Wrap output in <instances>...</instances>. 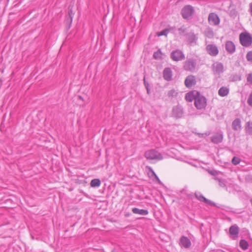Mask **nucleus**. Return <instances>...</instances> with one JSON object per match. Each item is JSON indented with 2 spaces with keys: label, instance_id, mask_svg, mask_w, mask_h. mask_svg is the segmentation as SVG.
Listing matches in <instances>:
<instances>
[{
  "label": "nucleus",
  "instance_id": "1",
  "mask_svg": "<svg viewBox=\"0 0 252 252\" xmlns=\"http://www.w3.org/2000/svg\"><path fill=\"white\" fill-rule=\"evenodd\" d=\"M241 44L244 47H249L252 44V37L248 32H242L239 35Z\"/></svg>",
  "mask_w": 252,
  "mask_h": 252
},
{
  "label": "nucleus",
  "instance_id": "2",
  "mask_svg": "<svg viewBox=\"0 0 252 252\" xmlns=\"http://www.w3.org/2000/svg\"><path fill=\"white\" fill-rule=\"evenodd\" d=\"M194 105L198 109H204L207 105L206 98L197 93V95L194 98Z\"/></svg>",
  "mask_w": 252,
  "mask_h": 252
},
{
  "label": "nucleus",
  "instance_id": "3",
  "mask_svg": "<svg viewBox=\"0 0 252 252\" xmlns=\"http://www.w3.org/2000/svg\"><path fill=\"white\" fill-rule=\"evenodd\" d=\"M145 157L148 159L161 160L163 158L162 155L155 150H150L145 153Z\"/></svg>",
  "mask_w": 252,
  "mask_h": 252
},
{
  "label": "nucleus",
  "instance_id": "4",
  "mask_svg": "<svg viewBox=\"0 0 252 252\" xmlns=\"http://www.w3.org/2000/svg\"><path fill=\"white\" fill-rule=\"evenodd\" d=\"M194 12L193 7L188 5L184 6L181 11L182 15L184 19H191Z\"/></svg>",
  "mask_w": 252,
  "mask_h": 252
},
{
  "label": "nucleus",
  "instance_id": "5",
  "mask_svg": "<svg viewBox=\"0 0 252 252\" xmlns=\"http://www.w3.org/2000/svg\"><path fill=\"white\" fill-rule=\"evenodd\" d=\"M170 58L173 61L178 62L185 60V55L181 50L177 49L171 53Z\"/></svg>",
  "mask_w": 252,
  "mask_h": 252
},
{
  "label": "nucleus",
  "instance_id": "6",
  "mask_svg": "<svg viewBox=\"0 0 252 252\" xmlns=\"http://www.w3.org/2000/svg\"><path fill=\"white\" fill-rule=\"evenodd\" d=\"M206 50L207 53L212 57L217 56L219 52L218 47L214 44H207V41L206 40Z\"/></svg>",
  "mask_w": 252,
  "mask_h": 252
},
{
  "label": "nucleus",
  "instance_id": "7",
  "mask_svg": "<svg viewBox=\"0 0 252 252\" xmlns=\"http://www.w3.org/2000/svg\"><path fill=\"white\" fill-rule=\"evenodd\" d=\"M195 67L196 62L193 59H188L184 63V68L186 71L193 72L195 70Z\"/></svg>",
  "mask_w": 252,
  "mask_h": 252
},
{
  "label": "nucleus",
  "instance_id": "8",
  "mask_svg": "<svg viewBox=\"0 0 252 252\" xmlns=\"http://www.w3.org/2000/svg\"><path fill=\"white\" fill-rule=\"evenodd\" d=\"M208 22L212 26H218L220 24V19L218 15L214 12L210 13L208 18Z\"/></svg>",
  "mask_w": 252,
  "mask_h": 252
},
{
  "label": "nucleus",
  "instance_id": "9",
  "mask_svg": "<svg viewBox=\"0 0 252 252\" xmlns=\"http://www.w3.org/2000/svg\"><path fill=\"white\" fill-rule=\"evenodd\" d=\"M179 244L182 248L189 249L191 245V243L189 238L185 236H182L180 239Z\"/></svg>",
  "mask_w": 252,
  "mask_h": 252
},
{
  "label": "nucleus",
  "instance_id": "10",
  "mask_svg": "<svg viewBox=\"0 0 252 252\" xmlns=\"http://www.w3.org/2000/svg\"><path fill=\"white\" fill-rule=\"evenodd\" d=\"M229 236L233 239L236 240L238 237L239 229L237 225H233L229 228Z\"/></svg>",
  "mask_w": 252,
  "mask_h": 252
},
{
  "label": "nucleus",
  "instance_id": "11",
  "mask_svg": "<svg viewBox=\"0 0 252 252\" xmlns=\"http://www.w3.org/2000/svg\"><path fill=\"white\" fill-rule=\"evenodd\" d=\"M195 197L200 202L205 203L208 205L212 206L215 205V203L210 200L206 198L200 192H196L194 193Z\"/></svg>",
  "mask_w": 252,
  "mask_h": 252
},
{
  "label": "nucleus",
  "instance_id": "12",
  "mask_svg": "<svg viewBox=\"0 0 252 252\" xmlns=\"http://www.w3.org/2000/svg\"><path fill=\"white\" fill-rule=\"evenodd\" d=\"M196 81L194 76L190 75L188 76L185 80V85L188 88H191L196 84Z\"/></svg>",
  "mask_w": 252,
  "mask_h": 252
},
{
  "label": "nucleus",
  "instance_id": "13",
  "mask_svg": "<svg viewBox=\"0 0 252 252\" xmlns=\"http://www.w3.org/2000/svg\"><path fill=\"white\" fill-rule=\"evenodd\" d=\"M225 48L227 52L230 54H233L236 51L235 45L231 41H226Z\"/></svg>",
  "mask_w": 252,
  "mask_h": 252
},
{
  "label": "nucleus",
  "instance_id": "14",
  "mask_svg": "<svg viewBox=\"0 0 252 252\" xmlns=\"http://www.w3.org/2000/svg\"><path fill=\"white\" fill-rule=\"evenodd\" d=\"M212 70L215 73H221L223 71V65L221 63H215L212 65Z\"/></svg>",
  "mask_w": 252,
  "mask_h": 252
},
{
  "label": "nucleus",
  "instance_id": "15",
  "mask_svg": "<svg viewBox=\"0 0 252 252\" xmlns=\"http://www.w3.org/2000/svg\"><path fill=\"white\" fill-rule=\"evenodd\" d=\"M172 113L175 117L180 118H181L183 115V110L180 106H176L173 108Z\"/></svg>",
  "mask_w": 252,
  "mask_h": 252
},
{
  "label": "nucleus",
  "instance_id": "16",
  "mask_svg": "<svg viewBox=\"0 0 252 252\" xmlns=\"http://www.w3.org/2000/svg\"><path fill=\"white\" fill-rule=\"evenodd\" d=\"M187 41L190 44L196 43L198 39L197 36L193 32H190L186 34Z\"/></svg>",
  "mask_w": 252,
  "mask_h": 252
},
{
  "label": "nucleus",
  "instance_id": "17",
  "mask_svg": "<svg viewBox=\"0 0 252 252\" xmlns=\"http://www.w3.org/2000/svg\"><path fill=\"white\" fill-rule=\"evenodd\" d=\"M163 78L166 81H170L172 79V72L171 68H165L163 71Z\"/></svg>",
  "mask_w": 252,
  "mask_h": 252
},
{
  "label": "nucleus",
  "instance_id": "18",
  "mask_svg": "<svg viewBox=\"0 0 252 252\" xmlns=\"http://www.w3.org/2000/svg\"><path fill=\"white\" fill-rule=\"evenodd\" d=\"M232 128L235 130H239L241 128V122L240 119H235L232 123Z\"/></svg>",
  "mask_w": 252,
  "mask_h": 252
},
{
  "label": "nucleus",
  "instance_id": "19",
  "mask_svg": "<svg viewBox=\"0 0 252 252\" xmlns=\"http://www.w3.org/2000/svg\"><path fill=\"white\" fill-rule=\"evenodd\" d=\"M223 139L222 133L221 131L217 132L212 137L211 142H221Z\"/></svg>",
  "mask_w": 252,
  "mask_h": 252
},
{
  "label": "nucleus",
  "instance_id": "20",
  "mask_svg": "<svg viewBox=\"0 0 252 252\" xmlns=\"http://www.w3.org/2000/svg\"><path fill=\"white\" fill-rule=\"evenodd\" d=\"M132 212L135 214H139L142 216L147 215L149 213V212L147 210L139 209L137 208H132Z\"/></svg>",
  "mask_w": 252,
  "mask_h": 252
},
{
  "label": "nucleus",
  "instance_id": "21",
  "mask_svg": "<svg viewBox=\"0 0 252 252\" xmlns=\"http://www.w3.org/2000/svg\"><path fill=\"white\" fill-rule=\"evenodd\" d=\"M229 92V89L226 87H221L218 91V94L224 97L227 95Z\"/></svg>",
  "mask_w": 252,
  "mask_h": 252
},
{
  "label": "nucleus",
  "instance_id": "22",
  "mask_svg": "<svg viewBox=\"0 0 252 252\" xmlns=\"http://www.w3.org/2000/svg\"><path fill=\"white\" fill-rule=\"evenodd\" d=\"M214 180L218 182L219 186L221 188H224L227 189V182L225 179H221L218 177H215Z\"/></svg>",
  "mask_w": 252,
  "mask_h": 252
},
{
  "label": "nucleus",
  "instance_id": "23",
  "mask_svg": "<svg viewBox=\"0 0 252 252\" xmlns=\"http://www.w3.org/2000/svg\"><path fill=\"white\" fill-rule=\"evenodd\" d=\"M245 130L247 133L252 135V122L249 121L245 125Z\"/></svg>",
  "mask_w": 252,
  "mask_h": 252
},
{
  "label": "nucleus",
  "instance_id": "24",
  "mask_svg": "<svg viewBox=\"0 0 252 252\" xmlns=\"http://www.w3.org/2000/svg\"><path fill=\"white\" fill-rule=\"evenodd\" d=\"M204 35L209 38H212L214 36V33L212 29L207 28L204 31Z\"/></svg>",
  "mask_w": 252,
  "mask_h": 252
},
{
  "label": "nucleus",
  "instance_id": "25",
  "mask_svg": "<svg viewBox=\"0 0 252 252\" xmlns=\"http://www.w3.org/2000/svg\"><path fill=\"white\" fill-rule=\"evenodd\" d=\"M101 184L100 181L98 179H94L91 181V186L92 187H98L100 186Z\"/></svg>",
  "mask_w": 252,
  "mask_h": 252
},
{
  "label": "nucleus",
  "instance_id": "26",
  "mask_svg": "<svg viewBox=\"0 0 252 252\" xmlns=\"http://www.w3.org/2000/svg\"><path fill=\"white\" fill-rule=\"evenodd\" d=\"M154 58L156 60L161 59L162 58V53L160 49L155 52L153 55Z\"/></svg>",
  "mask_w": 252,
  "mask_h": 252
},
{
  "label": "nucleus",
  "instance_id": "27",
  "mask_svg": "<svg viewBox=\"0 0 252 252\" xmlns=\"http://www.w3.org/2000/svg\"><path fill=\"white\" fill-rule=\"evenodd\" d=\"M240 247L243 250H246L248 248V243L245 240H241L239 243Z\"/></svg>",
  "mask_w": 252,
  "mask_h": 252
},
{
  "label": "nucleus",
  "instance_id": "28",
  "mask_svg": "<svg viewBox=\"0 0 252 252\" xmlns=\"http://www.w3.org/2000/svg\"><path fill=\"white\" fill-rule=\"evenodd\" d=\"M212 206H215L218 208H220L221 210H224L226 211H228L230 209V208L228 207H227L225 205L220 204H216V203H215V205H212Z\"/></svg>",
  "mask_w": 252,
  "mask_h": 252
},
{
  "label": "nucleus",
  "instance_id": "29",
  "mask_svg": "<svg viewBox=\"0 0 252 252\" xmlns=\"http://www.w3.org/2000/svg\"><path fill=\"white\" fill-rule=\"evenodd\" d=\"M177 92L174 89H172L169 91L167 93V95L169 97H175L177 95Z\"/></svg>",
  "mask_w": 252,
  "mask_h": 252
},
{
  "label": "nucleus",
  "instance_id": "30",
  "mask_svg": "<svg viewBox=\"0 0 252 252\" xmlns=\"http://www.w3.org/2000/svg\"><path fill=\"white\" fill-rule=\"evenodd\" d=\"M195 97L192 93H189L186 94V98L189 101H192L193 100H194Z\"/></svg>",
  "mask_w": 252,
  "mask_h": 252
},
{
  "label": "nucleus",
  "instance_id": "31",
  "mask_svg": "<svg viewBox=\"0 0 252 252\" xmlns=\"http://www.w3.org/2000/svg\"><path fill=\"white\" fill-rule=\"evenodd\" d=\"M187 31V29L184 26H182L178 29V32L180 35H186L185 34Z\"/></svg>",
  "mask_w": 252,
  "mask_h": 252
},
{
  "label": "nucleus",
  "instance_id": "32",
  "mask_svg": "<svg viewBox=\"0 0 252 252\" xmlns=\"http://www.w3.org/2000/svg\"><path fill=\"white\" fill-rule=\"evenodd\" d=\"M246 58L247 61L252 63V50L247 52Z\"/></svg>",
  "mask_w": 252,
  "mask_h": 252
},
{
  "label": "nucleus",
  "instance_id": "33",
  "mask_svg": "<svg viewBox=\"0 0 252 252\" xmlns=\"http://www.w3.org/2000/svg\"><path fill=\"white\" fill-rule=\"evenodd\" d=\"M240 162V159L238 157H234L232 159V163L235 165L238 164Z\"/></svg>",
  "mask_w": 252,
  "mask_h": 252
},
{
  "label": "nucleus",
  "instance_id": "34",
  "mask_svg": "<svg viewBox=\"0 0 252 252\" xmlns=\"http://www.w3.org/2000/svg\"><path fill=\"white\" fill-rule=\"evenodd\" d=\"M247 81L250 84L252 85V73H249L247 75Z\"/></svg>",
  "mask_w": 252,
  "mask_h": 252
},
{
  "label": "nucleus",
  "instance_id": "35",
  "mask_svg": "<svg viewBox=\"0 0 252 252\" xmlns=\"http://www.w3.org/2000/svg\"><path fill=\"white\" fill-rule=\"evenodd\" d=\"M169 31L168 30H164L162 31H161L160 32L158 33V36H161V35H167V34L168 33Z\"/></svg>",
  "mask_w": 252,
  "mask_h": 252
},
{
  "label": "nucleus",
  "instance_id": "36",
  "mask_svg": "<svg viewBox=\"0 0 252 252\" xmlns=\"http://www.w3.org/2000/svg\"><path fill=\"white\" fill-rule=\"evenodd\" d=\"M247 102L249 105L252 107V92L250 94L248 97Z\"/></svg>",
  "mask_w": 252,
  "mask_h": 252
},
{
  "label": "nucleus",
  "instance_id": "37",
  "mask_svg": "<svg viewBox=\"0 0 252 252\" xmlns=\"http://www.w3.org/2000/svg\"><path fill=\"white\" fill-rule=\"evenodd\" d=\"M74 13L73 12V10L72 9H70L69 8V10H68V15H69V16L70 18V23L72 22V18H73V16L74 15Z\"/></svg>",
  "mask_w": 252,
  "mask_h": 252
},
{
  "label": "nucleus",
  "instance_id": "38",
  "mask_svg": "<svg viewBox=\"0 0 252 252\" xmlns=\"http://www.w3.org/2000/svg\"><path fill=\"white\" fill-rule=\"evenodd\" d=\"M208 172L211 175L215 176V177H216V176L218 174V172L216 170H209Z\"/></svg>",
  "mask_w": 252,
  "mask_h": 252
},
{
  "label": "nucleus",
  "instance_id": "39",
  "mask_svg": "<svg viewBox=\"0 0 252 252\" xmlns=\"http://www.w3.org/2000/svg\"><path fill=\"white\" fill-rule=\"evenodd\" d=\"M199 137H205L210 135V132H206L204 133H198Z\"/></svg>",
  "mask_w": 252,
  "mask_h": 252
},
{
  "label": "nucleus",
  "instance_id": "40",
  "mask_svg": "<svg viewBox=\"0 0 252 252\" xmlns=\"http://www.w3.org/2000/svg\"><path fill=\"white\" fill-rule=\"evenodd\" d=\"M143 80H144V84L145 88H149V84L147 82H146L145 77H144Z\"/></svg>",
  "mask_w": 252,
  "mask_h": 252
},
{
  "label": "nucleus",
  "instance_id": "41",
  "mask_svg": "<svg viewBox=\"0 0 252 252\" xmlns=\"http://www.w3.org/2000/svg\"><path fill=\"white\" fill-rule=\"evenodd\" d=\"M153 174L155 176V178L156 179V180L158 182V183L160 184L161 182H160V180L159 179L158 177L157 176V175L155 174V173L154 171H153Z\"/></svg>",
  "mask_w": 252,
  "mask_h": 252
},
{
  "label": "nucleus",
  "instance_id": "42",
  "mask_svg": "<svg viewBox=\"0 0 252 252\" xmlns=\"http://www.w3.org/2000/svg\"><path fill=\"white\" fill-rule=\"evenodd\" d=\"M249 11L250 12L251 15L252 16V3H250Z\"/></svg>",
  "mask_w": 252,
  "mask_h": 252
},
{
  "label": "nucleus",
  "instance_id": "43",
  "mask_svg": "<svg viewBox=\"0 0 252 252\" xmlns=\"http://www.w3.org/2000/svg\"><path fill=\"white\" fill-rule=\"evenodd\" d=\"M164 153H166L167 155H168V156H171V155H170V153L168 151H164Z\"/></svg>",
  "mask_w": 252,
  "mask_h": 252
},
{
  "label": "nucleus",
  "instance_id": "44",
  "mask_svg": "<svg viewBox=\"0 0 252 252\" xmlns=\"http://www.w3.org/2000/svg\"><path fill=\"white\" fill-rule=\"evenodd\" d=\"M147 90V93L149 94L150 93V89L149 88H146Z\"/></svg>",
  "mask_w": 252,
  "mask_h": 252
}]
</instances>
